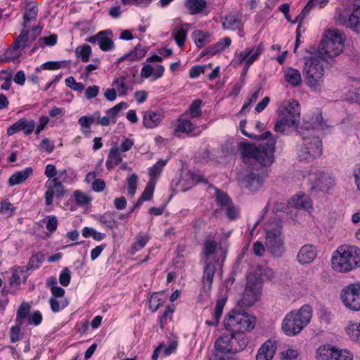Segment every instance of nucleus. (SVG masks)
<instances>
[{"instance_id": "31", "label": "nucleus", "mask_w": 360, "mask_h": 360, "mask_svg": "<svg viewBox=\"0 0 360 360\" xmlns=\"http://www.w3.org/2000/svg\"><path fill=\"white\" fill-rule=\"evenodd\" d=\"M164 71L165 68L162 65H159L154 68L150 65H146L141 70V77L143 78H148L153 76L154 79H157L162 76Z\"/></svg>"}, {"instance_id": "6", "label": "nucleus", "mask_w": 360, "mask_h": 360, "mask_svg": "<svg viewBox=\"0 0 360 360\" xmlns=\"http://www.w3.org/2000/svg\"><path fill=\"white\" fill-rule=\"evenodd\" d=\"M344 47L341 33L338 30H328L318 47L317 56L326 60L338 56Z\"/></svg>"}, {"instance_id": "40", "label": "nucleus", "mask_w": 360, "mask_h": 360, "mask_svg": "<svg viewBox=\"0 0 360 360\" xmlns=\"http://www.w3.org/2000/svg\"><path fill=\"white\" fill-rule=\"evenodd\" d=\"M209 37L210 34L206 32L198 30L193 32V38L194 39L195 44L198 48H202L208 44L210 42L208 39Z\"/></svg>"}, {"instance_id": "14", "label": "nucleus", "mask_w": 360, "mask_h": 360, "mask_svg": "<svg viewBox=\"0 0 360 360\" xmlns=\"http://www.w3.org/2000/svg\"><path fill=\"white\" fill-rule=\"evenodd\" d=\"M25 13L23 16V29L22 32H25V35L30 36L31 34H36V37L41 32V28L39 26H32L30 29L29 23L36 20L38 14L37 4L34 0L25 1Z\"/></svg>"}, {"instance_id": "58", "label": "nucleus", "mask_w": 360, "mask_h": 360, "mask_svg": "<svg viewBox=\"0 0 360 360\" xmlns=\"http://www.w3.org/2000/svg\"><path fill=\"white\" fill-rule=\"evenodd\" d=\"M71 280V272L68 268H64L61 270L59 275V282L64 286H68Z\"/></svg>"}, {"instance_id": "45", "label": "nucleus", "mask_w": 360, "mask_h": 360, "mask_svg": "<svg viewBox=\"0 0 360 360\" xmlns=\"http://www.w3.org/2000/svg\"><path fill=\"white\" fill-rule=\"evenodd\" d=\"M217 247V242L213 240L210 236H207L203 245V253L207 259H208L211 255L215 252Z\"/></svg>"}, {"instance_id": "53", "label": "nucleus", "mask_w": 360, "mask_h": 360, "mask_svg": "<svg viewBox=\"0 0 360 360\" xmlns=\"http://www.w3.org/2000/svg\"><path fill=\"white\" fill-rule=\"evenodd\" d=\"M54 143L49 139H44L38 146V148L40 151L50 154L54 150Z\"/></svg>"}, {"instance_id": "29", "label": "nucleus", "mask_w": 360, "mask_h": 360, "mask_svg": "<svg viewBox=\"0 0 360 360\" xmlns=\"http://www.w3.org/2000/svg\"><path fill=\"white\" fill-rule=\"evenodd\" d=\"M285 81L292 87H297L301 85L302 82V76L300 71L292 68H287L283 71Z\"/></svg>"}, {"instance_id": "1", "label": "nucleus", "mask_w": 360, "mask_h": 360, "mask_svg": "<svg viewBox=\"0 0 360 360\" xmlns=\"http://www.w3.org/2000/svg\"><path fill=\"white\" fill-rule=\"evenodd\" d=\"M326 127V122L319 111L303 122L302 126L297 129V132L303 140V144L298 152L300 160L311 162L321 156L322 143L319 138L314 135V131L316 129L323 130Z\"/></svg>"}, {"instance_id": "46", "label": "nucleus", "mask_w": 360, "mask_h": 360, "mask_svg": "<svg viewBox=\"0 0 360 360\" xmlns=\"http://www.w3.org/2000/svg\"><path fill=\"white\" fill-rule=\"evenodd\" d=\"M76 178V174L73 172H68L66 170H63L59 172L58 177L56 179L60 181L61 184L65 183L70 184L75 181Z\"/></svg>"}, {"instance_id": "36", "label": "nucleus", "mask_w": 360, "mask_h": 360, "mask_svg": "<svg viewBox=\"0 0 360 360\" xmlns=\"http://www.w3.org/2000/svg\"><path fill=\"white\" fill-rule=\"evenodd\" d=\"M27 278V270L25 267H18L13 271L10 283L13 285H18L25 282Z\"/></svg>"}, {"instance_id": "48", "label": "nucleus", "mask_w": 360, "mask_h": 360, "mask_svg": "<svg viewBox=\"0 0 360 360\" xmlns=\"http://www.w3.org/2000/svg\"><path fill=\"white\" fill-rule=\"evenodd\" d=\"M347 333L354 341H360V323L349 324Z\"/></svg>"}, {"instance_id": "35", "label": "nucleus", "mask_w": 360, "mask_h": 360, "mask_svg": "<svg viewBox=\"0 0 360 360\" xmlns=\"http://www.w3.org/2000/svg\"><path fill=\"white\" fill-rule=\"evenodd\" d=\"M335 348L330 346H321L316 350L317 360H335Z\"/></svg>"}, {"instance_id": "56", "label": "nucleus", "mask_w": 360, "mask_h": 360, "mask_svg": "<svg viewBox=\"0 0 360 360\" xmlns=\"http://www.w3.org/2000/svg\"><path fill=\"white\" fill-rule=\"evenodd\" d=\"M44 260V255L41 252L37 253L30 258L29 266L31 269H37L41 265Z\"/></svg>"}, {"instance_id": "3", "label": "nucleus", "mask_w": 360, "mask_h": 360, "mask_svg": "<svg viewBox=\"0 0 360 360\" xmlns=\"http://www.w3.org/2000/svg\"><path fill=\"white\" fill-rule=\"evenodd\" d=\"M332 266L335 271L348 272L360 266V249L356 246L342 245L332 257Z\"/></svg>"}, {"instance_id": "64", "label": "nucleus", "mask_w": 360, "mask_h": 360, "mask_svg": "<svg viewBox=\"0 0 360 360\" xmlns=\"http://www.w3.org/2000/svg\"><path fill=\"white\" fill-rule=\"evenodd\" d=\"M42 321V315L40 311H36L28 316V322L30 324L37 326Z\"/></svg>"}, {"instance_id": "44", "label": "nucleus", "mask_w": 360, "mask_h": 360, "mask_svg": "<svg viewBox=\"0 0 360 360\" xmlns=\"http://www.w3.org/2000/svg\"><path fill=\"white\" fill-rule=\"evenodd\" d=\"M75 54L78 60L86 63L90 57V46L88 44H82L75 49Z\"/></svg>"}, {"instance_id": "10", "label": "nucleus", "mask_w": 360, "mask_h": 360, "mask_svg": "<svg viewBox=\"0 0 360 360\" xmlns=\"http://www.w3.org/2000/svg\"><path fill=\"white\" fill-rule=\"evenodd\" d=\"M276 227L266 229L265 247L269 252L274 257H281L285 252L283 236L281 221L274 219Z\"/></svg>"}, {"instance_id": "37", "label": "nucleus", "mask_w": 360, "mask_h": 360, "mask_svg": "<svg viewBox=\"0 0 360 360\" xmlns=\"http://www.w3.org/2000/svg\"><path fill=\"white\" fill-rule=\"evenodd\" d=\"M128 77L121 76L117 77L112 84V86L115 89L116 92L119 96H124L128 91L127 80Z\"/></svg>"}, {"instance_id": "62", "label": "nucleus", "mask_w": 360, "mask_h": 360, "mask_svg": "<svg viewBox=\"0 0 360 360\" xmlns=\"http://www.w3.org/2000/svg\"><path fill=\"white\" fill-rule=\"evenodd\" d=\"M161 305L160 298L159 297V295L158 293H154L150 296L149 300V307L150 310L154 312L158 309L160 306Z\"/></svg>"}, {"instance_id": "11", "label": "nucleus", "mask_w": 360, "mask_h": 360, "mask_svg": "<svg viewBox=\"0 0 360 360\" xmlns=\"http://www.w3.org/2000/svg\"><path fill=\"white\" fill-rule=\"evenodd\" d=\"M262 281L255 272H252L247 276V283L242 298L238 304L243 307L252 306L259 298L262 288Z\"/></svg>"}, {"instance_id": "33", "label": "nucleus", "mask_w": 360, "mask_h": 360, "mask_svg": "<svg viewBox=\"0 0 360 360\" xmlns=\"http://www.w3.org/2000/svg\"><path fill=\"white\" fill-rule=\"evenodd\" d=\"M290 203L292 207L299 210H308L311 207V200L304 195L292 197Z\"/></svg>"}, {"instance_id": "39", "label": "nucleus", "mask_w": 360, "mask_h": 360, "mask_svg": "<svg viewBox=\"0 0 360 360\" xmlns=\"http://www.w3.org/2000/svg\"><path fill=\"white\" fill-rule=\"evenodd\" d=\"M172 34L179 47L183 49L187 36V30L184 27H175L172 32Z\"/></svg>"}, {"instance_id": "20", "label": "nucleus", "mask_w": 360, "mask_h": 360, "mask_svg": "<svg viewBox=\"0 0 360 360\" xmlns=\"http://www.w3.org/2000/svg\"><path fill=\"white\" fill-rule=\"evenodd\" d=\"M112 37L111 30L101 31L94 37H91V43H96L103 51H109L115 46Z\"/></svg>"}, {"instance_id": "42", "label": "nucleus", "mask_w": 360, "mask_h": 360, "mask_svg": "<svg viewBox=\"0 0 360 360\" xmlns=\"http://www.w3.org/2000/svg\"><path fill=\"white\" fill-rule=\"evenodd\" d=\"M15 207L8 200H3L0 203V218L8 219L13 215Z\"/></svg>"}, {"instance_id": "47", "label": "nucleus", "mask_w": 360, "mask_h": 360, "mask_svg": "<svg viewBox=\"0 0 360 360\" xmlns=\"http://www.w3.org/2000/svg\"><path fill=\"white\" fill-rule=\"evenodd\" d=\"M193 130V123L187 120H179L178 124L175 129L176 132L189 134Z\"/></svg>"}, {"instance_id": "59", "label": "nucleus", "mask_w": 360, "mask_h": 360, "mask_svg": "<svg viewBox=\"0 0 360 360\" xmlns=\"http://www.w3.org/2000/svg\"><path fill=\"white\" fill-rule=\"evenodd\" d=\"M154 188H155V183L153 181H150L147 184L143 192L142 193V194L140 197L142 199H143L145 201L150 200L153 197Z\"/></svg>"}, {"instance_id": "43", "label": "nucleus", "mask_w": 360, "mask_h": 360, "mask_svg": "<svg viewBox=\"0 0 360 360\" xmlns=\"http://www.w3.org/2000/svg\"><path fill=\"white\" fill-rule=\"evenodd\" d=\"M149 240V237L146 235H138L136 238V241L132 244L129 253L134 255L136 252L139 251L145 247Z\"/></svg>"}, {"instance_id": "49", "label": "nucleus", "mask_w": 360, "mask_h": 360, "mask_svg": "<svg viewBox=\"0 0 360 360\" xmlns=\"http://www.w3.org/2000/svg\"><path fill=\"white\" fill-rule=\"evenodd\" d=\"M127 108V104L125 102H121L117 105H115L113 108L109 109L107 111V114L110 116L112 120V123L115 124L116 122V117L118 115V112L122 109H125Z\"/></svg>"}, {"instance_id": "16", "label": "nucleus", "mask_w": 360, "mask_h": 360, "mask_svg": "<svg viewBox=\"0 0 360 360\" xmlns=\"http://www.w3.org/2000/svg\"><path fill=\"white\" fill-rule=\"evenodd\" d=\"M309 181L311 184V189L326 191L334 185V179L325 172L310 174Z\"/></svg>"}, {"instance_id": "15", "label": "nucleus", "mask_w": 360, "mask_h": 360, "mask_svg": "<svg viewBox=\"0 0 360 360\" xmlns=\"http://www.w3.org/2000/svg\"><path fill=\"white\" fill-rule=\"evenodd\" d=\"M339 22L348 27L355 32H360V5L354 4L352 13L348 15L347 13H340L338 15Z\"/></svg>"}, {"instance_id": "24", "label": "nucleus", "mask_w": 360, "mask_h": 360, "mask_svg": "<svg viewBox=\"0 0 360 360\" xmlns=\"http://www.w3.org/2000/svg\"><path fill=\"white\" fill-rule=\"evenodd\" d=\"M316 257V248L312 245H305L299 250L297 260L301 264H307L312 262Z\"/></svg>"}, {"instance_id": "54", "label": "nucleus", "mask_w": 360, "mask_h": 360, "mask_svg": "<svg viewBox=\"0 0 360 360\" xmlns=\"http://www.w3.org/2000/svg\"><path fill=\"white\" fill-rule=\"evenodd\" d=\"M146 53V50L140 45H137L134 49L129 53V60L133 61L141 59L145 56Z\"/></svg>"}, {"instance_id": "9", "label": "nucleus", "mask_w": 360, "mask_h": 360, "mask_svg": "<svg viewBox=\"0 0 360 360\" xmlns=\"http://www.w3.org/2000/svg\"><path fill=\"white\" fill-rule=\"evenodd\" d=\"M300 119V105L297 101L293 100L287 107L281 110L274 125V131L284 134L287 129L297 126Z\"/></svg>"}, {"instance_id": "12", "label": "nucleus", "mask_w": 360, "mask_h": 360, "mask_svg": "<svg viewBox=\"0 0 360 360\" xmlns=\"http://www.w3.org/2000/svg\"><path fill=\"white\" fill-rule=\"evenodd\" d=\"M35 39V34L27 36L25 32H21L12 46L6 51L4 56L0 58V60L4 63H11L18 60L21 56L23 49Z\"/></svg>"}, {"instance_id": "28", "label": "nucleus", "mask_w": 360, "mask_h": 360, "mask_svg": "<svg viewBox=\"0 0 360 360\" xmlns=\"http://www.w3.org/2000/svg\"><path fill=\"white\" fill-rule=\"evenodd\" d=\"M226 301L227 297L226 295L221 296L217 300L214 310L213 320H207L205 321L207 326L215 327L218 326Z\"/></svg>"}, {"instance_id": "21", "label": "nucleus", "mask_w": 360, "mask_h": 360, "mask_svg": "<svg viewBox=\"0 0 360 360\" xmlns=\"http://www.w3.org/2000/svg\"><path fill=\"white\" fill-rule=\"evenodd\" d=\"M34 128L35 122L34 120L22 118L8 128L7 134L12 136L18 131H22L25 135H29L33 132Z\"/></svg>"}, {"instance_id": "32", "label": "nucleus", "mask_w": 360, "mask_h": 360, "mask_svg": "<svg viewBox=\"0 0 360 360\" xmlns=\"http://www.w3.org/2000/svg\"><path fill=\"white\" fill-rule=\"evenodd\" d=\"M231 43V39L229 37H225L216 43L213 46L209 47L206 51H203L201 56H214L223 51L226 47L229 46Z\"/></svg>"}, {"instance_id": "50", "label": "nucleus", "mask_w": 360, "mask_h": 360, "mask_svg": "<svg viewBox=\"0 0 360 360\" xmlns=\"http://www.w3.org/2000/svg\"><path fill=\"white\" fill-rule=\"evenodd\" d=\"M255 274L261 278L262 281L263 282L265 279H271L274 278V272L272 269L268 267H257L255 271Z\"/></svg>"}, {"instance_id": "7", "label": "nucleus", "mask_w": 360, "mask_h": 360, "mask_svg": "<svg viewBox=\"0 0 360 360\" xmlns=\"http://www.w3.org/2000/svg\"><path fill=\"white\" fill-rule=\"evenodd\" d=\"M256 319L246 312L231 310L226 316L224 327L227 330L234 333H245L252 330L255 326Z\"/></svg>"}, {"instance_id": "60", "label": "nucleus", "mask_w": 360, "mask_h": 360, "mask_svg": "<svg viewBox=\"0 0 360 360\" xmlns=\"http://www.w3.org/2000/svg\"><path fill=\"white\" fill-rule=\"evenodd\" d=\"M177 347V342L174 340H170L168 342L167 345L161 344L160 345V349H162V353L165 356H168L172 353L174 352Z\"/></svg>"}, {"instance_id": "61", "label": "nucleus", "mask_w": 360, "mask_h": 360, "mask_svg": "<svg viewBox=\"0 0 360 360\" xmlns=\"http://www.w3.org/2000/svg\"><path fill=\"white\" fill-rule=\"evenodd\" d=\"M335 360H352L353 355L347 350L335 349Z\"/></svg>"}, {"instance_id": "38", "label": "nucleus", "mask_w": 360, "mask_h": 360, "mask_svg": "<svg viewBox=\"0 0 360 360\" xmlns=\"http://www.w3.org/2000/svg\"><path fill=\"white\" fill-rule=\"evenodd\" d=\"M185 6L193 15L201 13L206 6V2L205 0H186Z\"/></svg>"}, {"instance_id": "34", "label": "nucleus", "mask_w": 360, "mask_h": 360, "mask_svg": "<svg viewBox=\"0 0 360 360\" xmlns=\"http://www.w3.org/2000/svg\"><path fill=\"white\" fill-rule=\"evenodd\" d=\"M120 151L117 147L110 148L106 161V167L108 169L113 168L115 165H118L122 162V158L121 157Z\"/></svg>"}, {"instance_id": "30", "label": "nucleus", "mask_w": 360, "mask_h": 360, "mask_svg": "<svg viewBox=\"0 0 360 360\" xmlns=\"http://www.w3.org/2000/svg\"><path fill=\"white\" fill-rule=\"evenodd\" d=\"M254 49L248 48L244 51L240 52L238 55L239 63H241L246 60V65L248 67L252 64L262 51V46L259 44L256 50L253 52Z\"/></svg>"}, {"instance_id": "4", "label": "nucleus", "mask_w": 360, "mask_h": 360, "mask_svg": "<svg viewBox=\"0 0 360 360\" xmlns=\"http://www.w3.org/2000/svg\"><path fill=\"white\" fill-rule=\"evenodd\" d=\"M311 316V308L309 305H304L297 311H290L283 321V331L288 336L297 335L309 323Z\"/></svg>"}, {"instance_id": "5", "label": "nucleus", "mask_w": 360, "mask_h": 360, "mask_svg": "<svg viewBox=\"0 0 360 360\" xmlns=\"http://www.w3.org/2000/svg\"><path fill=\"white\" fill-rule=\"evenodd\" d=\"M323 59L318 56L306 58L303 73L306 84L311 89L319 90L324 82Z\"/></svg>"}, {"instance_id": "52", "label": "nucleus", "mask_w": 360, "mask_h": 360, "mask_svg": "<svg viewBox=\"0 0 360 360\" xmlns=\"http://www.w3.org/2000/svg\"><path fill=\"white\" fill-rule=\"evenodd\" d=\"M216 201L217 204L221 207H226L231 204V198L226 193L216 189Z\"/></svg>"}, {"instance_id": "13", "label": "nucleus", "mask_w": 360, "mask_h": 360, "mask_svg": "<svg viewBox=\"0 0 360 360\" xmlns=\"http://www.w3.org/2000/svg\"><path fill=\"white\" fill-rule=\"evenodd\" d=\"M340 299L347 309L360 311V283L345 286L341 291Z\"/></svg>"}, {"instance_id": "2", "label": "nucleus", "mask_w": 360, "mask_h": 360, "mask_svg": "<svg viewBox=\"0 0 360 360\" xmlns=\"http://www.w3.org/2000/svg\"><path fill=\"white\" fill-rule=\"evenodd\" d=\"M258 141H267L266 143L259 146L248 143H240L239 148L244 161L254 160L256 164L260 165V170L264 167H270L274 162L275 146L277 137L272 135L271 132L266 131L263 134L255 136Z\"/></svg>"}, {"instance_id": "22", "label": "nucleus", "mask_w": 360, "mask_h": 360, "mask_svg": "<svg viewBox=\"0 0 360 360\" xmlns=\"http://www.w3.org/2000/svg\"><path fill=\"white\" fill-rule=\"evenodd\" d=\"M221 20L222 26L225 30H240L243 25L242 15L238 12L229 13L226 16L221 17Z\"/></svg>"}, {"instance_id": "19", "label": "nucleus", "mask_w": 360, "mask_h": 360, "mask_svg": "<svg viewBox=\"0 0 360 360\" xmlns=\"http://www.w3.org/2000/svg\"><path fill=\"white\" fill-rule=\"evenodd\" d=\"M164 117L165 112L162 109L149 110L143 112V124L146 128L154 129L161 123Z\"/></svg>"}, {"instance_id": "63", "label": "nucleus", "mask_w": 360, "mask_h": 360, "mask_svg": "<svg viewBox=\"0 0 360 360\" xmlns=\"http://www.w3.org/2000/svg\"><path fill=\"white\" fill-rule=\"evenodd\" d=\"M57 35L51 34L48 37H41L39 40L40 45H46L49 46H54L57 42Z\"/></svg>"}, {"instance_id": "57", "label": "nucleus", "mask_w": 360, "mask_h": 360, "mask_svg": "<svg viewBox=\"0 0 360 360\" xmlns=\"http://www.w3.org/2000/svg\"><path fill=\"white\" fill-rule=\"evenodd\" d=\"M63 63L62 62H58V61H48L44 63H43L40 67H37L36 68L37 71H40L41 70H58L61 68H63Z\"/></svg>"}, {"instance_id": "41", "label": "nucleus", "mask_w": 360, "mask_h": 360, "mask_svg": "<svg viewBox=\"0 0 360 360\" xmlns=\"http://www.w3.org/2000/svg\"><path fill=\"white\" fill-rule=\"evenodd\" d=\"M322 1L323 0H309L308 1V3L307 4V5L305 6V7L303 8L302 13H300L296 17V19L294 21H292V22L295 23L297 22H299L300 23L301 21L304 18L305 15L307 14L311 11V9L312 8V7L314 5H318L321 8H323L326 4H321Z\"/></svg>"}, {"instance_id": "23", "label": "nucleus", "mask_w": 360, "mask_h": 360, "mask_svg": "<svg viewBox=\"0 0 360 360\" xmlns=\"http://www.w3.org/2000/svg\"><path fill=\"white\" fill-rule=\"evenodd\" d=\"M215 271L216 266L214 263L206 264L202 277V290L205 293H208L211 290Z\"/></svg>"}, {"instance_id": "17", "label": "nucleus", "mask_w": 360, "mask_h": 360, "mask_svg": "<svg viewBox=\"0 0 360 360\" xmlns=\"http://www.w3.org/2000/svg\"><path fill=\"white\" fill-rule=\"evenodd\" d=\"M65 291L63 288H54L52 290L49 304L53 312L56 313L64 309L69 304L65 296Z\"/></svg>"}, {"instance_id": "18", "label": "nucleus", "mask_w": 360, "mask_h": 360, "mask_svg": "<svg viewBox=\"0 0 360 360\" xmlns=\"http://www.w3.org/2000/svg\"><path fill=\"white\" fill-rule=\"evenodd\" d=\"M45 188L46 191L44 197L46 205L53 204L54 197H60L63 194V186L56 179L47 180Z\"/></svg>"}, {"instance_id": "27", "label": "nucleus", "mask_w": 360, "mask_h": 360, "mask_svg": "<svg viewBox=\"0 0 360 360\" xmlns=\"http://www.w3.org/2000/svg\"><path fill=\"white\" fill-rule=\"evenodd\" d=\"M32 172L33 169L30 167L14 172L8 180V186L12 187L22 184L32 175Z\"/></svg>"}, {"instance_id": "8", "label": "nucleus", "mask_w": 360, "mask_h": 360, "mask_svg": "<svg viewBox=\"0 0 360 360\" xmlns=\"http://www.w3.org/2000/svg\"><path fill=\"white\" fill-rule=\"evenodd\" d=\"M248 345V338L243 333L224 335L218 338L214 344L216 352L235 354L243 351Z\"/></svg>"}, {"instance_id": "55", "label": "nucleus", "mask_w": 360, "mask_h": 360, "mask_svg": "<svg viewBox=\"0 0 360 360\" xmlns=\"http://www.w3.org/2000/svg\"><path fill=\"white\" fill-rule=\"evenodd\" d=\"M137 180H138V176L135 174H131L127 179V186H128V193L131 196H133L136 193V187H137Z\"/></svg>"}, {"instance_id": "26", "label": "nucleus", "mask_w": 360, "mask_h": 360, "mask_svg": "<svg viewBox=\"0 0 360 360\" xmlns=\"http://www.w3.org/2000/svg\"><path fill=\"white\" fill-rule=\"evenodd\" d=\"M262 171L260 173L250 172L243 180V186L252 192L258 191L263 184V178L261 176Z\"/></svg>"}, {"instance_id": "51", "label": "nucleus", "mask_w": 360, "mask_h": 360, "mask_svg": "<svg viewBox=\"0 0 360 360\" xmlns=\"http://www.w3.org/2000/svg\"><path fill=\"white\" fill-rule=\"evenodd\" d=\"M202 101L199 99L193 101L189 107L190 116L192 118L198 117L201 115Z\"/></svg>"}, {"instance_id": "25", "label": "nucleus", "mask_w": 360, "mask_h": 360, "mask_svg": "<svg viewBox=\"0 0 360 360\" xmlns=\"http://www.w3.org/2000/svg\"><path fill=\"white\" fill-rule=\"evenodd\" d=\"M276 351V342L266 341L259 349L256 360H272Z\"/></svg>"}]
</instances>
